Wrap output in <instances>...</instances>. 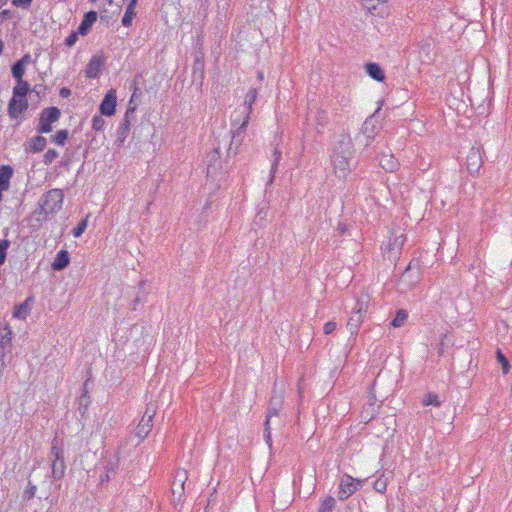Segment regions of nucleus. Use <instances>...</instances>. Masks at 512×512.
<instances>
[{"label":"nucleus","instance_id":"nucleus-1","mask_svg":"<svg viewBox=\"0 0 512 512\" xmlns=\"http://www.w3.org/2000/svg\"><path fill=\"white\" fill-rule=\"evenodd\" d=\"M352 157L353 144L350 136L346 134L339 135L331 155V163L337 177L345 178L350 173Z\"/></svg>","mask_w":512,"mask_h":512},{"label":"nucleus","instance_id":"nucleus-2","mask_svg":"<svg viewBox=\"0 0 512 512\" xmlns=\"http://www.w3.org/2000/svg\"><path fill=\"white\" fill-rule=\"evenodd\" d=\"M57 440L54 439L51 447V451L49 454V458L51 460V474L55 480H60L63 478L66 470L64 453L61 448L57 445Z\"/></svg>","mask_w":512,"mask_h":512},{"label":"nucleus","instance_id":"nucleus-3","mask_svg":"<svg viewBox=\"0 0 512 512\" xmlns=\"http://www.w3.org/2000/svg\"><path fill=\"white\" fill-rule=\"evenodd\" d=\"M64 194L60 189L49 190L40 200V206L45 214H52L60 210Z\"/></svg>","mask_w":512,"mask_h":512},{"label":"nucleus","instance_id":"nucleus-4","mask_svg":"<svg viewBox=\"0 0 512 512\" xmlns=\"http://www.w3.org/2000/svg\"><path fill=\"white\" fill-rule=\"evenodd\" d=\"M60 117V110L57 107H49L41 112L37 131L39 133H49L52 131L51 124Z\"/></svg>","mask_w":512,"mask_h":512},{"label":"nucleus","instance_id":"nucleus-5","mask_svg":"<svg viewBox=\"0 0 512 512\" xmlns=\"http://www.w3.org/2000/svg\"><path fill=\"white\" fill-rule=\"evenodd\" d=\"M188 479V475L186 470L179 469L176 471L172 484H171V493L172 500L174 503H179L182 501V496L184 494V485Z\"/></svg>","mask_w":512,"mask_h":512},{"label":"nucleus","instance_id":"nucleus-6","mask_svg":"<svg viewBox=\"0 0 512 512\" xmlns=\"http://www.w3.org/2000/svg\"><path fill=\"white\" fill-rule=\"evenodd\" d=\"M284 403V396L282 389L277 391V382L274 383L273 395L270 398L269 406L267 409L266 420H269L273 416H277Z\"/></svg>","mask_w":512,"mask_h":512},{"label":"nucleus","instance_id":"nucleus-7","mask_svg":"<svg viewBox=\"0 0 512 512\" xmlns=\"http://www.w3.org/2000/svg\"><path fill=\"white\" fill-rule=\"evenodd\" d=\"M100 468V482H108L114 476L118 469V459L115 456L105 458L101 463Z\"/></svg>","mask_w":512,"mask_h":512},{"label":"nucleus","instance_id":"nucleus-8","mask_svg":"<svg viewBox=\"0 0 512 512\" xmlns=\"http://www.w3.org/2000/svg\"><path fill=\"white\" fill-rule=\"evenodd\" d=\"M249 123V117L245 116L241 125L233 132L230 146L228 148V155H236L239 146L243 142L244 134Z\"/></svg>","mask_w":512,"mask_h":512},{"label":"nucleus","instance_id":"nucleus-9","mask_svg":"<svg viewBox=\"0 0 512 512\" xmlns=\"http://www.w3.org/2000/svg\"><path fill=\"white\" fill-rule=\"evenodd\" d=\"M358 485L359 483H356L351 476L345 475L340 482L339 498L343 500L351 496L358 489Z\"/></svg>","mask_w":512,"mask_h":512},{"label":"nucleus","instance_id":"nucleus-10","mask_svg":"<svg viewBox=\"0 0 512 512\" xmlns=\"http://www.w3.org/2000/svg\"><path fill=\"white\" fill-rule=\"evenodd\" d=\"M116 107V92L109 90L100 104V112L106 116H112L115 113Z\"/></svg>","mask_w":512,"mask_h":512},{"label":"nucleus","instance_id":"nucleus-11","mask_svg":"<svg viewBox=\"0 0 512 512\" xmlns=\"http://www.w3.org/2000/svg\"><path fill=\"white\" fill-rule=\"evenodd\" d=\"M482 166V157L478 148H472L467 155V169L470 174L477 173Z\"/></svg>","mask_w":512,"mask_h":512},{"label":"nucleus","instance_id":"nucleus-12","mask_svg":"<svg viewBox=\"0 0 512 512\" xmlns=\"http://www.w3.org/2000/svg\"><path fill=\"white\" fill-rule=\"evenodd\" d=\"M27 107L26 99L12 97L8 105V114L11 118H17Z\"/></svg>","mask_w":512,"mask_h":512},{"label":"nucleus","instance_id":"nucleus-13","mask_svg":"<svg viewBox=\"0 0 512 512\" xmlns=\"http://www.w3.org/2000/svg\"><path fill=\"white\" fill-rule=\"evenodd\" d=\"M379 164L387 172L396 171L400 165L394 155L390 153H382L379 158Z\"/></svg>","mask_w":512,"mask_h":512},{"label":"nucleus","instance_id":"nucleus-14","mask_svg":"<svg viewBox=\"0 0 512 512\" xmlns=\"http://www.w3.org/2000/svg\"><path fill=\"white\" fill-rule=\"evenodd\" d=\"M97 20V12L96 11H89L87 12L83 20L81 21L79 27H78V33L81 35H86L89 30L91 29L92 25Z\"/></svg>","mask_w":512,"mask_h":512},{"label":"nucleus","instance_id":"nucleus-15","mask_svg":"<svg viewBox=\"0 0 512 512\" xmlns=\"http://www.w3.org/2000/svg\"><path fill=\"white\" fill-rule=\"evenodd\" d=\"M102 65H103L102 57H97V56L92 57L86 67V71H85L86 76L88 78L98 77V75L101 71Z\"/></svg>","mask_w":512,"mask_h":512},{"label":"nucleus","instance_id":"nucleus-16","mask_svg":"<svg viewBox=\"0 0 512 512\" xmlns=\"http://www.w3.org/2000/svg\"><path fill=\"white\" fill-rule=\"evenodd\" d=\"M132 112H133V109L127 110L123 122L119 125V127L117 129V141L120 144L124 143L128 133H129V130H130L129 114Z\"/></svg>","mask_w":512,"mask_h":512},{"label":"nucleus","instance_id":"nucleus-17","mask_svg":"<svg viewBox=\"0 0 512 512\" xmlns=\"http://www.w3.org/2000/svg\"><path fill=\"white\" fill-rule=\"evenodd\" d=\"M46 144H47L46 138L38 135V136L31 138L27 142L26 150L30 151L32 153H39L44 150V148L46 147Z\"/></svg>","mask_w":512,"mask_h":512},{"label":"nucleus","instance_id":"nucleus-18","mask_svg":"<svg viewBox=\"0 0 512 512\" xmlns=\"http://www.w3.org/2000/svg\"><path fill=\"white\" fill-rule=\"evenodd\" d=\"M69 262L70 258L68 252L66 250H60L52 263V268L56 271L63 270L69 265Z\"/></svg>","mask_w":512,"mask_h":512},{"label":"nucleus","instance_id":"nucleus-19","mask_svg":"<svg viewBox=\"0 0 512 512\" xmlns=\"http://www.w3.org/2000/svg\"><path fill=\"white\" fill-rule=\"evenodd\" d=\"M13 174V169L9 165H2L0 167V190L6 191L9 188L10 179Z\"/></svg>","mask_w":512,"mask_h":512},{"label":"nucleus","instance_id":"nucleus-20","mask_svg":"<svg viewBox=\"0 0 512 512\" xmlns=\"http://www.w3.org/2000/svg\"><path fill=\"white\" fill-rule=\"evenodd\" d=\"M153 426V421L149 420V418H143L139 422L136 428V436L139 437L140 440H143L151 431Z\"/></svg>","mask_w":512,"mask_h":512},{"label":"nucleus","instance_id":"nucleus-21","mask_svg":"<svg viewBox=\"0 0 512 512\" xmlns=\"http://www.w3.org/2000/svg\"><path fill=\"white\" fill-rule=\"evenodd\" d=\"M364 7L374 15H380L384 13L385 5L381 0H364Z\"/></svg>","mask_w":512,"mask_h":512},{"label":"nucleus","instance_id":"nucleus-22","mask_svg":"<svg viewBox=\"0 0 512 512\" xmlns=\"http://www.w3.org/2000/svg\"><path fill=\"white\" fill-rule=\"evenodd\" d=\"M367 74L374 80L382 82L385 79V74L382 68L376 63H368L366 65Z\"/></svg>","mask_w":512,"mask_h":512},{"label":"nucleus","instance_id":"nucleus-23","mask_svg":"<svg viewBox=\"0 0 512 512\" xmlns=\"http://www.w3.org/2000/svg\"><path fill=\"white\" fill-rule=\"evenodd\" d=\"M258 92L255 88H250L244 98V106L246 110V116L250 118V114L253 110V104L257 99Z\"/></svg>","mask_w":512,"mask_h":512},{"label":"nucleus","instance_id":"nucleus-24","mask_svg":"<svg viewBox=\"0 0 512 512\" xmlns=\"http://www.w3.org/2000/svg\"><path fill=\"white\" fill-rule=\"evenodd\" d=\"M362 318L363 317L360 314L356 315L354 312H352L347 322V328L351 335H355L358 332V329L362 323Z\"/></svg>","mask_w":512,"mask_h":512},{"label":"nucleus","instance_id":"nucleus-25","mask_svg":"<svg viewBox=\"0 0 512 512\" xmlns=\"http://www.w3.org/2000/svg\"><path fill=\"white\" fill-rule=\"evenodd\" d=\"M137 3L130 2L126 8L125 14L122 18V25L128 27L132 24L133 18L135 17V7Z\"/></svg>","mask_w":512,"mask_h":512},{"label":"nucleus","instance_id":"nucleus-26","mask_svg":"<svg viewBox=\"0 0 512 512\" xmlns=\"http://www.w3.org/2000/svg\"><path fill=\"white\" fill-rule=\"evenodd\" d=\"M368 300H369V297L368 295L364 294V295H361L358 299H357V302H356V305L355 307L353 308V312L356 314V315H361L363 317V314L367 311V307H368Z\"/></svg>","mask_w":512,"mask_h":512},{"label":"nucleus","instance_id":"nucleus-27","mask_svg":"<svg viewBox=\"0 0 512 512\" xmlns=\"http://www.w3.org/2000/svg\"><path fill=\"white\" fill-rule=\"evenodd\" d=\"M29 91V84L26 81L18 80L17 86L14 88L13 93L15 98L19 97L25 99L26 94Z\"/></svg>","mask_w":512,"mask_h":512},{"label":"nucleus","instance_id":"nucleus-28","mask_svg":"<svg viewBox=\"0 0 512 512\" xmlns=\"http://www.w3.org/2000/svg\"><path fill=\"white\" fill-rule=\"evenodd\" d=\"M408 313L404 309H400L397 311L395 318L391 321V326L395 328H399L404 325L407 320Z\"/></svg>","mask_w":512,"mask_h":512},{"label":"nucleus","instance_id":"nucleus-29","mask_svg":"<svg viewBox=\"0 0 512 512\" xmlns=\"http://www.w3.org/2000/svg\"><path fill=\"white\" fill-rule=\"evenodd\" d=\"M24 65H23V60H19L17 61L13 66H12V74H13V77L18 81L22 80V77L24 75Z\"/></svg>","mask_w":512,"mask_h":512},{"label":"nucleus","instance_id":"nucleus-30","mask_svg":"<svg viewBox=\"0 0 512 512\" xmlns=\"http://www.w3.org/2000/svg\"><path fill=\"white\" fill-rule=\"evenodd\" d=\"M496 356H497V360H498L499 364L501 365L502 372L504 374H507L510 370V364H509L507 358L499 349L496 352Z\"/></svg>","mask_w":512,"mask_h":512},{"label":"nucleus","instance_id":"nucleus-31","mask_svg":"<svg viewBox=\"0 0 512 512\" xmlns=\"http://www.w3.org/2000/svg\"><path fill=\"white\" fill-rule=\"evenodd\" d=\"M335 506V499L331 496L326 497L319 508V512H332Z\"/></svg>","mask_w":512,"mask_h":512},{"label":"nucleus","instance_id":"nucleus-32","mask_svg":"<svg viewBox=\"0 0 512 512\" xmlns=\"http://www.w3.org/2000/svg\"><path fill=\"white\" fill-rule=\"evenodd\" d=\"M280 158H281V151L278 149H275L273 152V162H272L271 170H270V173H271L270 182L273 181V177L277 171L278 162H279Z\"/></svg>","mask_w":512,"mask_h":512},{"label":"nucleus","instance_id":"nucleus-33","mask_svg":"<svg viewBox=\"0 0 512 512\" xmlns=\"http://www.w3.org/2000/svg\"><path fill=\"white\" fill-rule=\"evenodd\" d=\"M10 246V242L7 239L0 240V265H2L7 256V250Z\"/></svg>","mask_w":512,"mask_h":512},{"label":"nucleus","instance_id":"nucleus-34","mask_svg":"<svg viewBox=\"0 0 512 512\" xmlns=\"http://www.w3.org/2000/svg\"><path fill=\"white\" fill-rule=\"evenodd\" d=\"M67 138H68V131L60 130L53 136L52 141L54 143H56L57 145H64Z\"/></svg>","mask_w":512,"mask_h":512},{"label":"nucleus","instance_id":"nucleus-35","mask_svg":"<svg viewBox=\"0 0 512 512\" xmlns=\"http://www.w3.org/2000/svg\"><path fill=\"white\" fill-rule=\"evenodd\" d=\"M36 491H37L36 485L32 484L31 481H28V485L23 492V498L25 500H31L32 498H34Z\"/></svg>","mask_w":512,"mask_h":512},{"label":"nucleus","instance_id":"nucleus-36","mask_svg":"<svg viewBox=\"0 0 512 512\" xmlns=\"http://www.w3.org/2000/svg\"><path fill=\"white\" fill-rule=\"evenodd\" d=\"M11 339H12V331L8 327H5L0 334V343L4 344L6 346H10Z\"/></svg>","mask_w":512,"mask_h":512},{"label":"nucleus","instance_id":"nucleus-37","mask_svg":"<svg viewBox=\"0 0 512 512\" xmlns=\"http://www.w3.org/2000/svg\"><path fill=\"white\" fill-rule=\"evenodd\" d=\"M423 405H434V406H440L439 398L436 394L428 393L424 399H423Z\"/></svg>","mask_w":512,"mask_h":512},{"label":"nucleus","instance_id":"nucleus-38","mask_svg":"<svg viewBox=\"0 0 512 512\" xmlns=\"http://www.w3.org/2000/svg\"><path fill=\"white\" fill-rule=\"evenodd\" d=\"M58 157V152L55 150V149H49L47 150V152L44 154V157H43V162L46 164V165H49L51 164L56 158Z\"/></svg>","mask_w":512,"mask_h":512},{"label":"nucleus","instance_id":"nucleus-39","mask_svg":"<svg viewBox=\"0 0 512 512\" xmlns=\"http://www.w3.org/2000/svg\"><path fill=\"white\" fill-rule=\"evenodd\" d=\"M86 228H87V220L84 219V220L80 221L79 224L77 225V227H75L73 229V231H72L73 236L76 238L80 237L84 233Z\"/></svg>","mask_w":512,"mask_h":512},{"label":"nucleus","instance_id":"nucleus-40","mask_svg":"<svg viewBox=\"0 0 512 512\" xmlns=\"http://www.w3.org/2000/svg\"><path fill=\"white\" fill-rule=\"evenodd\" d=\"M156 409H157V407H156L155 403H153V402L148 403L146 406V410L143 415V418H149V420L153 421V418L156 414Z\"/></svg>","mask_w":512,"mask_h":512},{"label":"nucleus","instance_id":"nucleus-41","mask_svg":"<svg viewBox=\"0 0 512 512\" xmlns=\"http://www.w3.org/2000/svg\"><path fill=\"white\" fill-rule=\"evenodd\" d=\"M104 125H105V120L101 116H94L92 118V128L95 131L103 130Z\"/></svg>","mask_w":512,"mask_h":512},{"label":"nucleus","instance_id":"nucleus-42","mask_svg":"<svg viewBox=\"0 0 512 512\" xmlns=\"http://www.w3.org/2000/svg\"><path fill=\"white\" fill-rule=\"evenodd\" d=\"M374 489L377 492L384 493L387 489V481L386 479L380 477L374 482Z\"/></svg>","mask_w":512,"mask_h":512},{"label":"nucleus","instance_id":"nucleus-43","mask_svg":"<svg viewBox=\"0 0 512 512\" xmlns=\"http://www.w3.org/2000/svg\"><path fill=\"white\" fill-rule=\"evenodd\" d=\"M336 328H337L336 322L329 321V322L324 324L323 332H324V334L329 335L332 332H334L336 330Z\"/></svg>","mask_w":512,"mask_h":512},{"label":"nucleus","instance_id":"nucleus-44","mask_svg":"<svg viewBox=\"0 0 512 512\" xmlns=\"http://www.w3.org/2000/svg\"><path fill=\"white\" fill-rule=\"evenodd\" d=\"M78 34H79L78 32L70 33V35L65 39V44L68 47H72L78 39Z\"/></svg>","mask_w":512,"mask_h":512},{"label":"nucleus","instance_id":"nucleus-45","mask_svg":"<svg viewBox=\"0 0 512 512\" xmlns=\"http://www.w3.org/2000/svg\"><path fill=\"white\" fill-rule=\"evenodd\" d=\"M264 438L266 443L271 446V431H270V421H265V430H264Z\"/></svg>","mask_w":512,"mask_h":512},{"label":"nucleus","instance_id":"nucleus-46","mask_svg":"<svg viewBox=\"0 0 512 512\" xmlns=\"http://www.w3.org/2000/svg\"><path fill=\"white\" fill-rule=\"evenodd\" d=\"M316 119L321 127H324L327 123V115L324 111H318Z\"/></svg>","mask_w":512,"mask_h":512},{"label":"nucleus","instance_id":"nucleus-47","mask_svg":"<svg viewBox=\"0 0 512 512\" xmlns=\"http://www.w3.org/2000/svg\"><path fill=\"white\" fill-rule=\"evenodd\" d=\"M405 241V236L402 234V235H399V236H396L393 240V243L391 244V246L395 247V248H401L403 243Z\"/></svg>","mask_w":512,"mask_h":512},{"label":"nucleus","instance_id":"nucleus-48","mask_svg":"<svg viewBox=\"0 0 512 512\" xmlns=\"http://www.w3.org/2000/svg\"><path fill=\"white\" fill-rule=\"evenodd\" d=\"M26 314L27 306L25 304L20 305L19 308L14 313V315L18 318H25Z\"/></svg>","mask_w":512,"mask_h":512},{"label":"nucleus","instance_id":"nucleus-49","mask_svg":"<svg viewBox=\"0 0 512 512\" xmlns=\"http://www.w3.org/2000/svg\"><path fill=\"white\" fill-rule=\"evenodd\" d=\"M32 0H12V4L17 7H29L31 5Z\"/></svg>","mask_w":512,"mask_h":512},{"label":"nucleus","instance_id":"nucleus-50","mask_svg":"<svg viewBox=\"0 0 512 512\" xmlns=\"http://www.w3.org/2000/svg\"><path fill=\"white\" fill-rule=\"evenodd\" d=\"M411 277V266L409 265L405 272L402 274L400 279V284H403L409 280Z\"/></svg>","mask_w":512,"mask_h":512},{"label":"nucleus","instance_id":"nucleus-51","mask_svg":"<svg viewBox=\"0 0 512 512\" xmlns=\"http://www.w3.org/2000/svg\"><path fill=\"white\" fill-rule=\"evenodd\" d=\"M8 346L0 343V360L2 361V366H4V358H5V350Z\"/></svg>","mask_w":512,"mask_h":512},{"label":"nucleus","instance_id":"nucleus-52","mask_svg":"<svg viewBox=\"0 0 512 512\" xmlns=\"http://www.w3.org/2000/svg\"><path fill=\"white\" fill-rule=\"evenodd\" d=\"M60 95L62 97H68L70 95V90L68 88H62L60 90Z\"/></svg>","mask_w":512,"mask_h":512},{"label":"nucleus","instance_id":"nucleus-53","mask_svg":"<svg viewBox=\"0 0 512 512\" xmlns=\"http://www.w3.org/2000/svg\"><path fill=\"white\" fill-rule=\"evenodd\" d=\"M29 58H30V56H29V55H25V56L21 59V60H23V64H24L25 62H28V61H29Z\"/></svg>","mask_w":512,"mask_h":512},{"label":"nucleus","instance_id":"nucleus-54","mask_svg":"<svg viewBox=\"0 0 512 512\" xmlns=\"http://www.w3.org/2000/svg\"><path fill=\"white\" fill-rule=\"evenodd\" d=\"M9 13V11L7 10H3L1 13H0V16H7V14Z\"/></svg>","mask_w":512,"mask_h":512},{"label":"nucleus","instance_id":"nucleus-55","mask_svg":"<svg viewBox=\"0 0 512 512\" xmlns=\"http://www.w3.org/2000/svg\"><path fill=\"white\" fill-rule=\"evenodd\" d=\"M3 48H4V44H3L2 40H0V54L2 53Z\"/></svg>","mask_w":512,"mask_h":512},{"label":"nucleus","instance_id":"nucleus-56","mask_svg":"<svg viewBox=\"0 0 512 512\" xmlns=\"http://www.w3.org/2000/svg\"><path fill=\"white\" fill-rule=\"evenodd\" d=\"M443 350V339L441 340L440 342V348H439V352L441 353Z\"/></svg>","mask_w":512,"mask_h":512},{"label":"nucleus","instance_id":"nucleus-57","mask_svg":"<svg viewBox=\"0 0 512 512\" xmlns=\"http://www.w3.org/2000/svg\"><path fill=\"white\" fill-rule=\"evenodd\" d=\"M130 2H134V3H137V0H130Z\"/></svg>","mask_w":512,"mask_h":512},{"label":"nucleus","instance_id":"nucleus-58","mask_svg":"<svg viewBox=\"0 0 512 512\" xmlns=\"http://www.w3.org/2000/svg\"><path fill=\"white\" fill-rule=\"evenodd\" d=\"M108 2H109V4H111V3H112V0H108Z\"/></svg>","mask_w":512,"mask_h":512},{"label":"nucleus","instance_id":"nucleus-59","mask_svg":"<svg viewBox=\"0 0 512 512\" xmlns=\"http://www.w3.org/2000/svg\"><path fill=\"white\" fill-rule=\"evenodd\" d=\"M91 2H95L96 0H90Z\"/></svg>","mask_w":512,"mask_h":512}]
</instances>
